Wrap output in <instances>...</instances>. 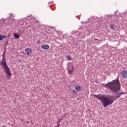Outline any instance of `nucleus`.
<instances>
[{"label":"nucleus","mask_w":127,"mask_h":127,"mask_svg":"<svg viewBox=\"0 0 127 127\" xmlns=\"http://www.w3.org/2000/svg\"><path fill=\"white\" fill-rule=\"evenodd\" d=\"M105 87L108 88L109 90L111 91L113 94H116L117 96L115 97L114 95H112L109 96V98H108L104 95L102 96V94H94V98L100 100L102 102V104H103V107L104 108H107L108 106H111L116 100L119 99V98H121V96H123V95H126V93L125 92H122L119 93L121 91V83H120L119 77L117 79L108 82L105 85Z\"/></svg>","instance_id":"f257e3e1"},{"label":"nucleus","mask_w":127,"mask_h":127,"mask_svg":"<svg viewBox=\"0 0 127 127\" xmlns=\"http://www.w3.org/2000/svg\"><path fill=\"white\" fill-rule=\"evenodd\" d=\"M1 64L4 68L5 72L6 73L7 75H8V77L12 76V74L11 73V71H10V69L7 65L6 62L5 61V58H2V59L1 61Z\"/></svg>","instance_id":"f03ea898"},{"label":"nucleus","mask_w":127,"mask_h":127,"mask_svg":"<svg viewBox=\"0 0 127 127\" xmlns=\"http://www.w3.org/2000/svg\"><path fill=\"white\" fill-rule=\"evenodd\" d=\"M115 17L111 16V20L112 22H115L116 20H118V18L119 17V14H118V11L115 12L114 13Z\"/></svg>","instance_id":"7ed1b4c3"},{"label":"nucleus","mask_w":127,"mask_h":127,"mask_svg":"<svg viewBox=\"0 0 127 127\" xmlns=\"http://www.w3.org/2000/svg\"><path fill=\"white\" fill-rule=\"evenodd\" d=\"M25 53L27 56H30L31 55V53H32V50L31 48H26L25 50Z\"/></svg>","instance_id":"20e7f679"},{"label":"nucleus","mask_w":127,"mask_h":127,"mask_svg":"<svg viewBox=\"0 0 127 127\" xmlns=\"http://www.w3.org/2000/svg\"><path fill=\"white\" fill-rule=\"evenodd\" d=\"M49 46L48 45H45L43 44L41 46V48H42V49H44L45 50H48V49H49Z\"/></svg>","instance_id":"39448f33"},{"label":"nucleus","mask_w":127,"mask_h":127,"mask_svg":"<svg viewBox=\"0 0 127 127\" xmlns=\"http://www.w3.org/2000/svg\"><path fill=\"white\" fill-rule=\"evenodd\" d=\"M122 75L123 78H127V71L124 70L122 71Z\"/></svg>","instance_id":"423d86ee"},{"label":"nucleus","mask_w":127,"mask_h":127,"mask_svg":"<svg viewBox=\"0 0 127 127\" xmlns=\"http://www.w3.org/2000/svg\"><path fill=\"white\" fill-rule=\"evenodd\" d=\"M73 66H70L69 67L67 68V70L68 71V74H72L73 72Z\"/></svg>","instance_id":"0eeeda50"},{"label":"nucleus","mask_w":127,"mask_h":127,"mask_svg":"<svg viewBox=\"0 0 127 127\" xmlns=\"http://www.w3.org/2000/svg\"><path fill=\"white\" fill-rule=\"evenodd\" d=\"M81 89H82L81 86L79 85L75 86V90H76V91H77L78 92H80V90H81Z\"/></svg>","instance_id":"6e6552de"},{"label":"nucleus","mask_w":127,"mask_h":127,"mask_svg":"<svg viewBox=\"0 0 127 127\" xmlns=\"http://www.w3.org/2000/svg\"><path fill=\"white\" fill-rule=\"evenodd\" d=\"M10 34L9 33L8 36L3 35L2 36V39L3 38L4 39H5L6 37H10Z\"/></svg>","instance_id":"1a4fd4ad"},{"label":"nucleus","mask_w":127,"mask_h":127,"mask_svg":"<svg viewBox=\"0 0 127 127\" xmlns=\"http://www.w3.org/2000/svg\"><path fill=\"white\" fill-rule=\"evenodd\" d=\"M14 37L15 38H17V39H18L20 37L19 35L18 34H14Z\"/></svg>","instance_id":"9d476101"},{"label":"nucleus","mask_w":127,"mask_h":127,"mask_svg":"<svg viewBox=\"0 0 127 127\" xmlns=\"http://www.w3.org/2000/svg\"><path fill=\"white\" fill-rule=\"evenodd\" d=\"M110 26L111 29H112L113 30H114L115 27H114V25H113V24H110Z\"/></svg>","instance_id":"9b49d317"},{"label":"nucleus","mask_w":127,"mask_h":127,"mask_svg":"<svg viewBox=\"0 0 127 127\" xmlns=\"http://www.w3.org/2000/svg\"><path fill=\"white\" fill-rule=\"evenodd\" d=\"M67 60H72V57H71L70 56H68L67 57Z\"/></svg>","instance_id":"f8f14e48"},{"label":"nucleus","mask_w":127,"mask_h":127,"mask_svg":"<svg viewBox=\"0 0 127 127\" xmlns=\"http://www.w3.org/2000/svg\"><path fill=\"white\" fill-rule=\"evenodd\" d=\"M72 93H73V94H77V91L73 89L72 90Z\"/></svg>","instance_id":"ddd939ff"},{"label":"nucleus","mask_w":127,"mask_h":127,"mask_svg":"<svg viewBox=\"0 0 127 127\" xmlns=\"http://www.w3.org/2000/svg\"><path fill=\"white\" fill-rule=\"evenodd\" d=\"M2 40V36L1 35H0V41Z\"/></svg>","instance_id":"4468645a"},{"label":"nucleus","mask_w":127,"mask_h":127,"mask_svg":"<svg viewBox=\"0 0 127 127\" xmlns=\"http://www.w3.org/2000/svg\"><path fill=\"white\" fill-rule=\"evenodd\" d=\"M39 43H40V40H38L37 42V44H39Z\"/></svg>","instance_id":"2eb2a0df"},{"label":"nucleus","mask_w":127,"mask_h":127,"mask_svg":"<svg viewBox=\"0 0 127 127\" xmlns=\"http://www.w3.org/2000/svg\"><path fill=\"white\" fill-rule=\"evenodd\" d=\"M7 43H8V41H7L5 43V46H6V45H7Z\"/></svg>","instance_id":"dca6fc26"},{"label":"nucleus","mask_w":127,"mask_h":127,"mask_svg":"<svg viewBox=\"0 0 127 127\" xmlns=\"http://www.w3.org/2000/svg\"><path fill=\"white\" fill-rule=\"evenodd\" d=\"M94 40H98V41H100V40H99L96 38H94Z\"/></svg>","instance_id":"f3484780"},{"label":"nucleus","mask_w":127,"mask_h":127,"mask_svg":"<svg viewBox=\"0 0 127 127\" xmlns=\"http://www.w3.org/2000/svg\"><path fill=\"white\" fill-rule=\"evenodd\" d=\"M60 127V124L59 123H58L57 127Z\"/></svg>","instance_id":"a211bd4d"},{"label":"nucleus","mask_w":127,"mask_h":127,"mask_svg":"<svg viewBox=\"0 0 127 127\" xmlns=\"http://www.w3.org/2000/svg\"><path fill=\"white\" fill-rule=\"evenodd\" d=\"M50 3H53V1H51L49 2V4H50Z\"/></svg>","instance_id":"6ab92c4d"},{"label":"nucleus","mask_w":127,"mask_h":127,"mask_svg":"<svg viewBox=\"0 0 127 127\" xmlns=\"http://www.w3.org/2000/svg\"><path fill=\"white\" fill-rule=\"evenodd\" d=\"M27 124H29V122L27 121Z\"/></svg>","instance_id":"aec40b11"},{"label":"nucleus","mask_w":127,"mask_h":127,"mask_svg":"<svg viewBox=\"0 0 127 127\" xmlns=\"http://www.w3.org/2000/svg\"><path fill=\"white\" fill-rule=\"evenodd\" d=\"M55 127H57V126H55Z\"/></svg>","instance_id":"412c9836"}]
</instances>
